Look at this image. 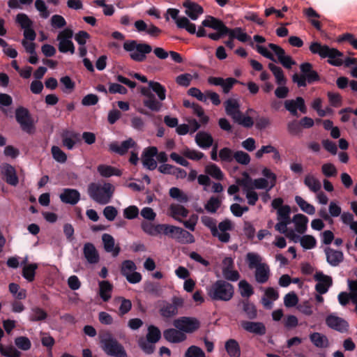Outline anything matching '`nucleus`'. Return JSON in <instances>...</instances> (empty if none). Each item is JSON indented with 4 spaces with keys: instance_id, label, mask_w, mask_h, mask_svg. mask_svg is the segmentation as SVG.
I'll list each match as a JSON object with an SVG mask.
<instances>
[{
    "instance_id": "nucleus-39",
    "label": "nucleus",
    "mask_w": 357,
    "mask_h": 357,
    "mask_svg": "<svg viewBox=\"0 0 357 357\" xmlns=\"http://www.w3.org/2000/svg\"><path fill=\"white\" fill-rule=\"evenodd\" d=\"M294 199L296 203L303 212L308 215H314L315 213L316 210L314 206L305 201L303 197L296 195Z\"/></svg>"
},
{
    "instance_id": "nucleus-15",
    "label": "nucleus",
    "mask_w": 357,
    "mask_h": 357,
    "mask_svg": "<svg viewBox=\"0 0 357 357\" xmlns=\"http://www.w3.org/2000/svg\"><path fill=\"white\" fill-rule=\"evenodd\" d=\"M314 278L317 282L315 285L316 291L320 294H326L332 285L333 280L331 277L324 275L321 272H317L314 275Z\"/></svg>"
},
{
    "instance_id": "nucleus-14",
    "label": "nucleus",
    "mask_w": 357,
    "mask_h": 357,
    "mask_svg": "<svg viewBox=\"0 0 357 357\" xmlns=\"http://www.w3.org/2000/svg\"><path fill=\"white\" fill-rule=\"evenodd\" d=\"M285 109L293 116H297L298 109L303 114L307 112V107L305 100L301 97H297L296 99L287 100L284 102Z\"/></svg>"
},
{
    "instance_id": "nucleus-21",
    "label": "nucleus",
    "mask_w": 357,
    "mask_h": 357,
    "mask_svg": "<svg viewBox=\"0 0 357 357\" xmlns=\"http://www.w3.org/2000/svg\"><path fill=\"white\" fill-rule=\"evenodd\" d=\"M326 323L328 327L342 333L347 331L349 327L347 321L335 314L328 315L326 317Z\"/></svg>"
},
{
    "instance_id": "nucleus-45",
    "label": "nucleus",
    "mask_w": 357,
    "mask_h": 357,
    "mask_svg": "<svg viewBox=\"0 0 357 357\" xmlns=\"http://www.w3.org/2000/svg\"><path fill=\"white\" fill-rule=\"evenodd\" d=\"M149 89L156 93L158 99L163 101L166 98V89L164 86L160 83L154 81H149L148 82Z\"/></svg>"
},
{
    "instance_id": "nucleus-13",
    "label": "nucleus",
    "mask_w": 357,
    "mask_h": 357,
    "mask_svg": "<svg viewBox=\"0 0 357 357\" xmlns=\"http://www.w3.org/2000/svg\"><path fill=\"white\" fill-rule=\"evenodd\" d=\"M136 265L132 261L126 260L122 263L121 273L130 283L136 284L142 280V275L136 272Z\"/></svg>"
},
{
    "instance_id": "nucleus-30",
    "label": "nucleus",
    "mask_w": 357,
    "mask_h": 357,
    "mask_svg": "<svg viewBox=\"0 0 357 357\" xmlns=\"http://www.w3.org/2000/svg\"><path fill=\"white\" fill-rule=\"evenodd\" d=\"M1 174L6 182L12 185H16L18 183V178L16 176L14 167L8 164H4L1 167Z\"/></svg>"
},
{
    "instance_id": "nucleus-19",
    "label": "nucleus",
    "mask_w": 357,
    "mask_h": 357,
    "mask_svg": "<svg viewBox=\"0 0 357 357\" xmlns=\"http://www.w3.org/2000/svg\"><path fill=\"white\" fill-rule=\"evenodd\" d=\"M141 93L146 97L143 103L144 106L151 111L158 112L162 107V103L155 99L154 96L150 92L149 89L146 87H142Z\"/></svg>"
},
{
    "instance_id": "nucleus-35",
    "label": "nucleus",
    "mask_w": 357,
    "mask_h": 357,
    "mask_svg": "<svg viewBox=\"0 0 357 357\" xmlns=\"http://www.w3.org/2000/svg\"><path fill=\"white\" fill-rule=\"evenodd\" d=\"M197 144L202 149L209 148L213 142L211 135L206 132H199L195 136Z\"/></svg>"
},
{
    "instance_id": "nucleus-2",
    "label": "nucleus",
    "mask_w": 357,
    "mask_h": 357,
    "mask_svg": "<svg viewBox=\"0 0 357 357\" xmlns=\"http://www.w3.org/2000/svg\"><path fill=\"white\" fill-rule=\"evenodd\" d=\"M115 191V186L110 183H92L89 185V197L96 202L105 205L110 202Z\"/></svg>"
},
{
    "instance_id": "nucleus-11",
    "label": "nucleus",
    "mask_w": 357,
    "mask_h": 357,
    "mask_svg": "<svg viewBox=\"0 0 357 357\" xmlns=\"http://www.w3.org/2000/svg\"><path fill=\"white\" fill-rule=\"evenodd\" d=\"M73 36V31L68 28L59 33L57 40L59 41V50L61 52L66 53L70 52L71 54L75 52V46L71 40Z\"/></svg>"
},
{
    "instance_id": "nucleus-64",
    "label": "nucleus",
    "mask_w": 357,
    "mask_h": 357,
    "mask_svg": "<svg viewBox=\"0 0 357 357\" xmlns=\"http://www.w3.org/2000/svg\"><path fill=\"white\" fill-rule=\"evenodd\" d=\"M185 357H206V356L201 348L193 345L187 349Z\"/></svg>"
},
{
    "instance_id": "nucleus-61",
    "label": "nucleus",
    "mask_w": 357,
    "mask_h": 357,
    "mask_svg": "<svg viewBox=\"0 0 357 357\" xmlns=\"http://www.w3.org/2000/svg\"><path fill=\"white\" fill-rule=\"evenodd\" d=\"M16 22L20 24L22 29L32 27L33 22L30 18L24 13H20L16 16Z\"/></svg>"
},
{
    "instance_id": "nucleus-24",
    "label": "nucleus",
    "mask_w": 357,
    "mask_h": 357,
    "mask_svg": "<svg viewBox=\"0 0 357 357\" xmlns=\"http://www.w3.org/2000/svg\"><path fill=\"white\" fill-rule=\"evenodd\" d=\"M308 218L301 213L296 214L293 216L291 220L294 225V231L296 234H304L307 228Z\"/></svg>"
},
{
    "instance_id": "nucleus-54",
    "label": "nucleus",
    "mask_w": 357,
    "mask_h": 357,
    "mask_svg": "<svg viewBox=\"0 0 357 357\" xmlns=\"http://www.w3.org/2000/svg\"><path fill=\"white\" fill-rule=\"evenodd\" d=\"M160 314L165 318L172 317L178 314V310L171 303H165L160 308Z\"/></svg>"
},
{
    "instance_id": "nucleus-44",
    "label": "nucleus",
    "mask_w": 357,
    "mask_h": 357,
    "mask_svg": "<svg viewBox=\"0 0 357 357\" xmlns=\"http://www.w3.org/2000/svg\"><path fill=\"white\" fill-rule=\"evenodd\" d=\"M100 296L104 301H107L112 295V285L108 281H101L99 282Z\"/></svg>"
},
{
    "instance_id": "nucleus-34",
    "label": "nucleus",
    "mask_w": 357,
    "mask_h": 357,
    "mask_svg": "<svg viewBox=\"0 0 357 357\" xmlns=\"http://www.w3.org/2000/svg\"><path fill=\"white\" fill-rule=\"evenodd\" d=\"M84 255L87 261L90 264H96L99 260V255L92 243H86L84 246Z\"/></svg>"
},
{
    "instance_id": "nucleus-29",
    "label": "nucleus",
    "mask_w": 357,
    "mask_h": 357,
    "mask_svg": "<svg viewBox=\"0 0 357 357\" xmlns=\"http://www.w3.org/2000/svg\"><path fill=\"white\" fill-rule=\"evenodd\" d=\"M202 26L209 27L215 31H221L223 33H226L227 31V27L224 24V23L211 15H208L206 18L202 22Z\"/></svg>"
},
{
    "instance_id": "nucleus-59",
    "label": "nucleus",
    "mask_w": 357,
    "mask_h": 357,
    "mask_svg": "<svg viewBox=\"0 0 357 357\" xmlns=\"http://www.w3.org/2000/svg\"><path fill=\"white\" fill-rule=\"evenodd\" d=\"M236 183L238 185L242 187L243 192L246 191V190L253 188V180L247 173L243 174V177L242 178L238 179Z\"/></svg>"
},
{
    "instance_id": "nucleus-7",
    "label": "nucleus",
    "mask_w": 357,
    "mask_h": 357,
    "mask_svg": "<svg viewBox=\"0 0 357 357\" xmlns=\"http://www.w3.org/2000/svg\"><path fill=\"white\" fill-rule=\"evenodd\" d=\"M102 349L109 356L114 357H127L123 347L113 337L109 332L99 335Z\"/></svg>"
},
{
    "instance_id": "nucleus-57",
    "label": "nucleus",
    "mask_w": 357,
    "mask_h": 357,
    "mask_svg": "<svg viewBox=\"0 0 357 357\" xmlns=\"http://www.w3.org/2000/svg\"><path fill=\"white\" fill-rule=\"evenodd\" d=\"M53 158L58 162L64 163L67 160L66 154L58 146H53L51 149Z\"/></svg>"
},
{
    "instance_id": "nucleus-26",
    "label": "nucleus",
    "mask_w": 357,
    "mask_h": 357,
    "mask_svg": "<svg viewBox=\"0 0 357 357\" xmlns=\"http://www.w3.org/2000/svg\"><path fill=\"white\" fill-rule=\"evenodd\" d=\"M164 337L169 342L178 343L185 341L187 336L183 331L177 328H169L164 331Z\"/></svg>"
},
{
    "instance_id": "nucleus-32",
    "label": "nucleus",
    "mask_w": 357,
    "mask_h": 357,
    "mask_svg": "<svg viewBox=\"0 0 357 357\" xmlns=\"http://www.w3.org/2000/svg\"><path fill=\"white\" fill-rule=\"evenodd\" d=\"M303 183L312 192H318L321 188L320 181L312 173H308L305 176Z\"/></svg>"
},
{
    "instance_id": "nucleus-48",
    "label": "nucleus",
    "mask_w": 357,
    "mask_h": 357,
    "mask_svg": "<svg viewBox=\"0 0 357 357\" xmlns=\"http://www.w3.org/2000/svg\"><path fill=\"white\" fill-rule=\"evenodd\" d=\"M141 227L144 232L150 236H155L161 233V225H155L151 222H142Z\"/></svg>"
},
{
    "instance_id": "nucleus-62",
    "label": "nucleus",
    "mask_w": 357,
    "mask_h": 357,
    "mask_svg": "<svg viewBox=\"0 0 357 357\" xmlns=\"http://www.w3.org/2000/svg\"><path fill=\"white\" fill-rule=\"evenodd\" d=\"M298 302V298L294 291L287 294L284 297V305L287 307H295Z\"/></svg>"
},
{
    "instance_id": "nucleus-42",
    "label": "nucleus",
    "mask_w": 357,
    "mask_h": 357,
    "mask_svg": "<svg viewBox=\"0 0 357 357\" xmlns=\"http://www.w3.org/2000/svg\"><path fill=\"white\" fill-rule=\"evenodd\" d=\"M97 170L103 177L121 175V172L119 169L109 165H100L98 167Z\"/></svg>"
},
{
    "instance_id": "nucleus-18",
    "label": "nucleus",
    "mask_w": 357,
    "mask_h": 357,
    "mask_svg": "<svg viewBox=\"0 0 357 357\" xmlns=\"http://www.w3.org/2000/svg\"><path fill=\"white\" fill-rule=\"evenodd\" d=\"M240 325L243 330L250 333L264 335L266 333V326L261 322L241 321Z\"/></svg>"
},
{
    "instance_id": "nucleus-28",
    "label": "nucleus",
    "mask_w": 357,
    "mask_h": 357,
    "mask_svg": "<svg viewBox=\"0 0 357 357\" xmlns=\"http://www.w3.org/2000/svg\"><path fill=\"white\" fill-rule=\"evenodd\" d=\"M189 211L179 204H172L169 208V215L174 220L182 222V218L188 215Z\"/></svg>"
},
{
    "instance_id": "nucleus-4",
    "label": "nucleus",
    "mask_w": 357,
    "mask_h": 357,
    "mask_svg": "<svg viewBox=\"0 0 357 357\" xmlns=\"http://www.w3.org/2000/svg\"><path fill=\"white\" fill-rule=\"evenodd\" d=\"M255 49L259 54L271 61H275V54L279 62L287 68H291L296 63L291 57L287 55L284 50L278 45L269 43L268 47L257 45Z\"/></svg>"
},
{
    "instance_id": "nucleus-1",
    "label": "nucleus",
    "mask_w": 357,
    "mask_h": 357,
    "mask_svg": "<svg viewBox=\"0 0 357 357\" xmlns=\"http://www.w3.org/2000/svg\"><path fill=\"white\" fill-rule=\"evenodd\" d=\"M224 105L226 114L231 116L235 123L245 128H251L254 125L253 119L249 116V114L255 112L252 109H248L245 114H243L240 111L239 102L233 98L226 100Z\"/></svg>"
},
{
    "instance_id": "nucleus-31",
    "label": "nucleus",
    "mask_w": 357,
    "mask_h": 357,
    "mask_svg": "<svg viewBox=\"0 0 357 357\" xmlns=\"http://www.w3.org/2000/svg\"><path fill=\"white\" fill-rule=\"evenodd\" d=\"M102 240L106 252H111L114 257H116L120 252V248L118 245H115V241L113 236L108 234H104L102 236Z\"/></svg>"
},
{
    "instance_id": "nucleus-3",
    "label": "nucleus",
    "mask_w": 357,
    "mask_h": 357,
    "mask_svg": "<svg viewBox=\"0 0 357 357\" xmlns=\"http://www.w3.org/2000/svg\"><path fill=\"white\" fill-rule=\"evenodd\" d=\"M208 296L214 301H229L234 294V287L229 282L219 280L206 287Z\"/></svg>"
},
{
    "instance_id": "nucleus-60",
    "label": "nucleus",
    "mask_w": 357,
    "mask_h": 357,
    "mask_svg": "<svg viewBox=\"0 0 357 357\" xmlns=\"http://www.w3.org/2000/svg\"><path fill=\"white\" fill-rule=\"evenodd\" d=\"M240 294L243 297H250L253 294L252 286L245 280H241L238 283Z\"/></svg>"
},
{
    "instance_id": "nucleus-40",
    "label": "nucleus",
    "mask_w": 357,
    "mask_h": 357,
    "mask_svg": "<svg viewBox=\"0 0 357 357\" xmlns=\"http://www.w3.org/2000/svg\"><path fill=\"white\" fill-rule=\"evenodd\" d=\"M178 242L184 244L192 243L195 242V238L189 231L179 227L178 232L174 238Z\"/></svg>"
},
{
    "instance_id": "nucleus-8",
    "label": "nucleus",
    "mask_w": 357,
    "mask_h": 357,
    "mask_svg": "<svg viewBox=\"0 0 357 357\" xmlns=\"http://www.w3.org/2000/svg\"><path fill=\"white\" fill-rule=\"evenodd\" d=\"M173 325L186 335V333H192L197 331L200 327V321L195 317H181L174 319Z\"/></svg>"
},
{
    "instance_id": "nucleus-43",
    "label": "nucleus",
    "mask_w": 357,
    "mask_h": 357,
    "mask_svg": "<svg viewBox=\"0 0 357 357\" xmlns=\"http://www.w3.org/2000/svg\"><path fill=\"white\" fill-rule=\"evenodd\" d=\"M225 349L230 357H239L241 355L238 343L234 339H230L226 342Z\"/></svg>"
},
{
    "instance_id": "nucleus-22",
    "label": "nucleus",
    "mask_w": 357,
    "mask_h": 357,
    "mask_svg": "<svg viewBox=\"0 0 357 357\" xmlns=\"http://www.w3.org/2000/svg\"><path fill=\"white\" fill-rule=\"evenodd\" d=\"M135 142L129 138L126 141L122 142L121 144L118 142H112L109 145V149L112 152L116 153L119 155H124L129 149H134L136 146Z\"/></svg>"
},
{
    "instance_id": "nucleus-52",
    "label": "nucleus",
    "mask_w": 357,
    "mask_h": 357,
    "mask_svg": "<svg viewBox=\"0 0 357 357\" xmlns=\"http://www.w3.org/2000/svg\"><path fill=\"white\" fill-rule=\"evenodd\" d=\"M9 291L13 296L19 300L24 299L26 296V291L24 289H20V286L15 283L9 284Z\"/></svg>"
},
{
    "instance_id": "nucleus-33",
    "label": "nucleus",
    "mask_w": 357,
    "mask_h": 357,
    "mask_svg": "<svg viewBox=\"0 0 357 357\" xmlns=\"http://www.w3.org/2000/svg\"><path fill=\"white\" fill-rule=\"evenodd\" d=\"M300 68L302 75L307 79V83L311 84L319 79L317 73L312 70V66L310 63H302Z\"/></svg>"
},
{
    "instance_id": "nucleus-25",
    "label": "nucleus",
    "mask_w": 357,
    "mask_h": 357,
    "mask_svg": "<svg viewBox=\"0 0 357 357\" xmlns=\"http://www.w3.org/2000/svg\"><path fill=\"white\" fill-rule=\"evenodd\" d=\"M278 222L275 225V229L280 234H284L287 238L290 239L294 243H296L298 240L297 234L293 229H288L287 226L289 225L291 221L286 220H278Z\"/></svg>"
},
{
    "instance_id": "nucleus-6",
    "label": "nucleus",
    "mask_w": 357,
    "mask_h": 357,
    "mask_svg": "<svg viewBox=\"0 0 357 357\" xmlns=\"http://www.w3.org/2000/svg\"><path fill=\"white\" fill-rule=\"evenodd\" d=\"M123 49L129 53L130 59L136 62L146 60V54L152 51V47L147 43H138L135 40H128L123 43Z\"/></svg>"
},
{
    "instance_id": "nucleus-17",
    "label": "nucleus",
    "mask_w": 357,
    "mask_h": 357,
    "mask_svg": "<svg viewBox=\"0 0 357 357\" xmlns=\"http://www.w3.org/2000/svg\"><path fill=\"white\" fill-rule=\"evenodd\" d=\"M158 153V149L155 146H151L146 149L142 154V160L143 165L150 170H153L157 167V162L154 157Z\"/></svg>"
},
{
    "instance_id": "nucleus-37",
    "label": "nucleus",
    "mask_w": 357,
    "mask_h": 357,
    "mask_svg": "<svg viewBox=\"0 0 357 357\" xmlns=\"http://www.w3.org/2000/svg\"><path fill=\"white\" fill-rule=\"evenodd\" d=\"M226 33L227 35L229 36V38H236L242 43H245L250 39V37L240 27L231 29L227 28V31Z\"/></svg>"
},
{
    "instance_id": "nucleus-41",
    "label": "nucleus",
    "mask_w": 357,
    "mask_h": 357,
    "mask_svg": "<svg viewBox=\"0 0 357 357\" xmlns=\"http://www.w3.org/2000/svg\"><path fill=\"white\" fill-rule=\"evenodd\" d=\"M268 68L273 73L277 84L278 85H284L287 83V79L284 75V73L282 68L279 66H275V64L270 63L268 64Z\"/></svg>"
},
{
    "instance_id": "nucleus-12",
    "label": "nucleus",
    "mask_w": 357,
    "mask_h": 357,
    "mask_svg": "<svg viewBox=\"0 0 357 357\" xmlns=\"http://www.w3.org/2000/svg\"><path fill=\"white\" fill-rule=\"evenodd\" d=\"M179 10L176 8H169L167 10V15H169L175 22L179 29H185L189 33L195 34V24L192 23L190 20L184 16L179 17Z\"/></svg>"
},
{
    "instance_id": "nucleus-36",
    "label": "nucleus",
    "mask_w": 357,
    "mask_h": 357,
    "mask_svg": "<svg viewBox=\"0 0 357 357\" xmlns=\"http://www.w3.org/2000/svg\"><path fill=\"white\" fill-rule=\"evenodd\" d=\"M255 269V279L257 282L261 284L267 282L270 275L269 266L266 264H263Z\"/></svg>"
},
{
    "instance_id": "nucleus-23",
    "label": "nucleus",
    "mask_w": 357,
    "mask_h": 357,
    "mask_svg": "<svg viewBox=\"0 0 357 357\" xmlns=\"http://www.w3.org/2000/svg\"><path fill=\"white\" fill-rule=\"evenodd\" d=\"M326 261L332 266H337L343 261L344 255L342 251L326 248L324 250Z\"/></svg>"
},
{
    "instance_id": "nucleus-46",
    "label": "nucleus",
    "mask_w": 357,
    "mask_h": 357,
    "mask_svg": "<svg viewBox=\"0 0 357 357\" xmlns=\"http://www.w3.org/2000/svg\"><path fill=\"white\" fill-rule=\"evenodd\" d=\"M298 240L297 242H300L301 245L305 250L312 249L316 246L317 241L315 238L311 235H304L300 236L297 234Z\"/></svg>"
},
{
    "instance_id": "nucleus-27",
    "label": "nucleus",
    "mask_w": 357,
    "mask_h": 357,
    "mask_svg": "<svg viewBox=\"0 0 357 357\" xmlns=\"http://www.w3.org/2000/svg\"><path fill=\"white\" fill-rule=\"evenodd\" d=\"M59 197L63 203L74 205L79 202L80 194L77 190L66 188L60 194Z\"/></svg>"
},
{
    "instance_id": "nucleus-47",
    "label": "nucleus",
    "mask_w": 357,
    "mask_h": 357,
    "mask_svg": "<svg viewBox=\"0 0 357 357\" xmlns=\"http://www.w3.org/2000/svg\"><path fill=\"white\" fill-rule=\"evenodd\" d=\"M169 196L181 204H185L189 201L187 194L176 187L170 188Z\"/></svg>"
},
{
    "instance_id": "nucleus-9",
    "label": "nucleus",
    "mask_w": 357,
    "mask_h": 357,
    "mask_svg": "<svg viewBox=\"0 0 357 357\" xmlns=\"http://www.w3.org/2000/svg\"><path fill=\"white\" fill-rule=\"evenodd\" d=\"M15 118L23 131L29 134H32L35 132L34 121L28 109L22 107L17 108Z\"/></svg>"
},
{
    "instance_id": "nucleus-49",
    "label": "nucleus",
    "mask_w": 357,
    "mask_h": 357,
    "mask_svg": "<svg viewBox=\"0 0 357 357\" xmlns=\"http://www.w3.org/2000/svg\"><path fill=\"white\" fill-rule=\"evenodd\" d=\"M246 261L248 263L250 268H257L260 265L263 264L262 257L256 252H248L246 255Z\"/></svg>"
},
{
    "instance_id": "nucleus-58",
    "label": "nucleus",
    "mask_w": 357,
    "mask_h": 357,
    "mask_svg": "<svg viewBox=\"0 0 357 357\" xmlns=\"http://www.w3.org/2000/svg\"><path fill=\"white\" fill-rule=\"evenodd\" d=\"M291 208L288 205H284L277 210V220L291 221Z\"/></svg>"
},
{
    "instance_id": "nucleus-10",
    "label": "nucleus",
    "mask_w": 357,
    "mask_h": 357,
    "mask_svg": "<svg viewBox=\"0 0 357 357\" xmlns=\"http://www.w3.org/2000/svg\"><path fill=\"white\" fill-rule=\"evenodd\" d=\"M262 175L265 178H259L253 180V188L257 190H266L269 191L276 183L277 176L271 169L264 168Z\"/></svg>"
},
{
    "instance_id": "nucleus-51",
    "label": "nucleus",
    "mask_w": 357,
    "mask_h": 357,
    "mask_svg": "<svg viewBox=\"0 0 357 357\" xmlns=\"http://www.w3.org/2000/svg\"><path fill=\"white\" fill-rule=\"evenodd\" d=\"M37 268L38 266L36 264L24 265L22 271L23 277L29 282L33 281L35 277V271Z\"/></svg>"
},
{
    "instance_id": "nucleus-63",
    "label": "nucleus",
    "mask_w": 357,
    "mask_h": 357,
    "mask_svg": "<svg viewBox=\"0 0 357 357\" xmlns=\"http://www.w3.org/2000/svg\"><path fill=\"white\" fill-rule=\"evenodd\" d=\"M15 344L19 349L23 351H27L31 347V341L28 337L24 336H20L15 338Z\"/></svg>"
},
{
    "instance_id": "nucleus-53",
    "label": "nucleus",
    "mask_w": 357,
    "mask_h": 357,
    "mask_svg": "<svg viewBox=\"0 0 357 357\" xmlns=\"http://www.w3.org/2000/svg\"><path fill=\"white\" fill-rule=\"evenodd\" d=\"M0 353L6 357H20L21 353L13 346H3L0 344Z\"/></svg>"
},
{
    "instance_id": "nucleus-38",
    "label": "nucleus",
    "mask_w": 357,
    "mask_h": 357,
    "mask_svg": "<svg viewBox=\"0 0 357 357\" xmlns=\"http://www.w3.org/2000/svg\"><path fill=\"white\" fill-rule=\"evenodd\" d=\"M310 340L317 347L326 348L328 346V340L327 337L320 333L315 332L310 334Z\"/></svg>"
},
{
    "instance_id": "nucleus-55",
    "label": "nucleus",
    "mask_w": 357,
    "mask_h": 357,
    "mask_svg": "<svg viewBox=\"0 0 357 357\" xmlns=\"http://www.w3.org/2000/svg\"><path fill=\"white\" fill-rule=\"evenodd\" d=\"M35 7L42 18L47 19L50 17V12L43 0H36L35 1Z\"/></svg>"
},
{
    "instance_id": "nucleus-20",
    "label": "nucleus",
    "mask_w": 357,
    "mask_h": 357,
    "mask_svg": "<svg viewBox=\"0 0 357 357\" xmlns=\"http://www.w3.org/2000/svg\"><path fill=\"white\" fill-rule=\"evenodd\" d=\"M233 259L231 257H225L222 261V274L228 280L237 281L239 279V274L233 269Z\"/></svg>"
},
{
    "instance_id": "nucleus-16",
    "label": "nucleus",
    "mask_w": 357,
    "mask_h": 357,
    "mask_svg": "<svg viewBox=\"0 0 357 357\" xmlns=\"http://www.w3.org/2000/svg\"><path fill=\"white\" fill-rule=\"evenodd\" d=\"M183 6L185 15L192 20H197L204 13L203 8L190 0L184 1Z\"/></svg>"
},
{
    "instance_id": "nucleus-5",
    "label": "nucleus",
    "mask_w": 357,
    "mask_h": 357,
    "mask_svg": "<svg viewBox=\"0 0 357 357\" xmlns=\"http://www.w3.org/2000/svg\"><path fill=\"white\" fill-rule=\"evenodd\" d=\"M310 50L313 54H318L321 58H328V63L335 66H340L344 63L343 54L335 48L322 45L317 42H313L310 45Z\"/></svg>"
},
{
    "instance_id": "nucleus-50",
    "label": "nucleus",
    "mask_w": 357,
    "mask_h": 357,
    "mask_svg": "<svg viewBox=\"0 0 357 357\" xmlns=\"http://www.w3.org/2000/svg\"><path fill=\"white\" fill-rule=\"evenodd\" d=\"M205 172L208 175L218 180H222L224 178V174L221 171L220 168L215 164H209L206 165L205 167Z\"/></svg>"
},
{
    "instance_id": "nucleus-56",
    "label": "nucleus",
    "mask_w": 357,
    "mask_h": 357,
    "mask_svg": "<svg viewBox=\"0 0 357 357\" xmlns=\"http://www.w3.org/2000/svg\"><path fill=\"white\" fill-rule=\"evenodd\" d=\"M161 337L160 331L154 326H150L148 328L146 339L152 342L156 343Z\"/></svg>"
}]
</instances>
